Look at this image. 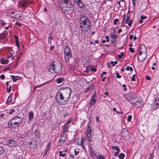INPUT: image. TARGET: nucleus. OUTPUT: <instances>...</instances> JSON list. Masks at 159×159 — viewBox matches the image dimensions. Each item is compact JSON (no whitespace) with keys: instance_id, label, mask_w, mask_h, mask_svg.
Wrapping results in <instances>:
<instances>
[{"instance_id":"obj_12","label":"nucleus","mask_w":159,"mask_h":159,"mask_svg":"<svg viewBox=\"0 0 159 159\" xmlns=\"http://www.w3.org/2000/svg\"><path fill=\"white\" fill-rule=\"evenodd\" d=\"M62 67V65L61 64V63L60 61L59 62V64L58 65V66H57L56 67L55 73H61V68Z\"/></svg>"},{"instance_id":"obj_16","label":"nucleus","mask_w":159,"mask_h":159,"mask_svg":"<svg viewBox=\"0 0 159 159\" xmlns=\"http://www.w3.org/2000/svg\"><path fill=\"white\" fill-rule=\"evenodd\" d=\"M76 4L80 8L83 7L84 6L83 2L81 0H80L79 2H78L76 3Z\"/></svg>"},{"instance_id":"obj_18","label":"nucleus","mask_w":159,"mask_h":159,"mask_svg":"<svg viewBox=\"0 0 159 159\" xmlns=\"http://www.w3.org/2000/svg\"><path fill=\"white\" fill-rule=\"evenodd\" d=\"M34 117L33 113L32 112L30 111L29 113V120L30 121H32Z\"/></svg>"},{"instance_id":"obj_46","label":"nucleus","mask_w":159,"mask_h":159,"mask_svg":"<svg viewBox=\"0 0 159 159\" xmlns=\"http://www.w3.org/2000/svg\"><path fill=\"white\" fill-rule=\"evenodd\" d=\"M129 19H130V17L129 16H128L127 17V18L126 19L125 23L126 24L127 23H128L129 20Z\"/></svg>"},{"instance_id":"obj_53","label":"nucleus","mask_w":159,"mask_h":159,"mask_svg":"<svg viewBox=\"0 0 159 159\" xmlns=\"http://www.w3.org/2000/svg\"><path fill=\"white\" fill-rule=\"evenodd\" d=\"M120 152V151H117L116 152H115V154H114V155L115 156H116V157L118 155Z\"/></svg>"},{"instance_id":"obj_39","label":"nucleus","mask_w":159,"mask_h":159,"mask_svg":"<svg viewBox=\"0 0 159 159\" xmlns=\"http://www.w3.org/2000/svg\"><path fill=\"white\" fill-rule=\"evenodd\" d=\"M16 18L19 19L21 17V16L19 14H17L16 15Z\"/></svg>"},{"instance_id":"obj_54","label":"nucleus","mask_w":159,"mask_h":159,"mask_svg":"<svg viewBox=\"0 0 159 159\" xmlns=\"http://www.w3.org/2000/svg\"><path fill=\"white\" fill-rule=\"evenodd\" d=\"M135 75H134L133 76H132V79H131V80L132 81H134L135 80Z\"/></svg>"},{"instance_id":"obj_59","label":"nucleus","mask_w":159,"mask_h":159,"mask_svg":"<svg viewBox=\"0 0 159 159\" xmlns=\"http://www.w3.org/2000/svg\"><path fill=\"white\" fill-rule=\"evenodd\" d=\"M17 38V37L16 36V44L17 46L18 47H19V45L18 43V42H17V41L16 40V38Z\"/></svg>"},{"instance_id":"obj_27","label":"nucleus","mask_w":159,"mask_h":159,"mask_svg":"<svg viewBox=\"0 0 159 159\" xmlns=\"http://www.w3.org/2000/svg\"><path fill=\"white\" fill-rule=\"evenodd\" d=\"M12 100V99L11 98V97L10 96H9L7 100L6 103L7 104H8L11 102V101Z\"/></svg>"},{"instance_id":"obj_1","label":"nucleus","mask_w":159,"mask_h":159,"mask_svg":"<svg viewBox=\"0 0 159 159\" xmlns=\"http://www.w3.org/2000/svg\"><path fill=\"white\" fill-rule=\"evenodd\" d=\"M80 27L83 28V30L85 31H88L91 27L90 25V22L89 19L85 15H81L80 16Z\"/></svg>"},{"instance_id":"obj_57","label":"nucleus","mask_w":159,"mask_h":159,"mask_svg":"<svg viewBox=\"0 0 159 159\" xmlns=\"http://www.w3.org/2000/svg\"><path fill=\"white\" fill-rule=\"evenodd\" d=\"M28 64H30L31 66H32L33 65V63L31 61H29L28 62Z\"/></svg>"},{"instance_id":"obj_50","label":"nucleus","mask_w":159,"mask_h":159,"mask_svg":"<svg viewBox=\"0 0 159 159\" xmlns=\"http://www.w3.org/2000/svg\"><path fill=\"white\" fill-rule=\"evenodd\" d=\"M87 131L89 133H90L91 132V129L90 127L89 126L88 128Z\"/></svg>"},{"instance_id":"obj_41","label":"nucleus","mask_w":159,"mask_h":159,"mask_svg":"<svg viewBox=\"0 0 159 159\" xmlns=\"http://www.w3.org/2000/svg\"><path fill=\"white\" fill-rule=\"evenodd\" d=\"M63 115L64 117H66L68 116V113L66 111H64L63 113Z\"/></svg>"},{"instance_id":"obj_10","label":"nucleus","mask_w":159,"mask_h":159,"mask_svg":"<svg viewBox=\"0 0 159 159\" xmlns=\"http://www.w3.org/2000/svg\"><path fill=\"white\" fill-rule=\"evenodd\" d=\"M159 107V98H156L154 101L152 108L153 110H156Z\"/></svg>"},{"instance_id":"obj_44","label":"nucleus","mask_w":159,"mask_h":159,"mask_svg":"<svg viewBox=\"0 0 159 159\" xmlns=\"http://www.w3.org/2000/svg\"><path fill=\"white\" fill-rule=\"evenodd\" d=\"M96 154L94 153L93 152H91L90 154V155L91 156H92V157H94L95 156H96Z\"/></svg>"},{"instance_id":"obj_3","label":"nucleus","mask_w":159,"mask_h":159,"mask_svg":"<svg viewBox=\"0 0 159 159\" xmlns=\"http://www.w3.org/2000/svg\"><path fill=\"white\" fill-rule=\"evenodd\" d=\"M60 7H65L67 10H70L72 13L74 11V7L71 2L68 0H61L60 2Z\"/></svg>"},{"instance_id":"obj_15","label":"nucleus","mask_w":159,"mask_h":159,"mask_svg":"<svg viewBox=\"0 0 159 159\" xmlns=\"http://www.w3.org/2000/svg\"><path fill=\"white\" fill-rule=\"evenodd\" d=\"M54 61H52L50 65V68L49 69V70L51 69H52L53 70L54 72H55L56 70V66L54 64Z\"/></svg>"},{"instance_id":"obj_32","label":"nucleus","mask_w":159,"mask_h":159,"mask_svg":"<svg viewBox=\"0 0 159 159\" xmlns=\"http://www.w3.org/2000/svg\"><path fill=\"white\" fill-rule=\"evenodd\" d=\"M125 70H130L131 71H132L133 70V69L131 67L129 66H127L126 67Z\"/></svg>"},{"instance_id":"obj_19","label":"nucleus","mask_w":159,"mask_h":159,"mask_svg":"<svg viewBox=\"0 0 159 159\" xmlns=\"http://www.w3.org/2000/svg\"><path fill=\"white\" fill-rule=\"evenodd\" d=\"M66 140L65 137L64 136H61V137L60 138L59 140V142L63 144L65 141Z\"/></svg>"},{"instance_id":"obj_24","label":"nucleus","mask_w":159,"mask_h":159,"mask_svg":"<svg viewBox=\"0 0 159 159\" xmlns=\"http://www.w3.org/2000/svg\"><path fill=\"white\" fill-rule=\"evenodd\" d=\"M111 148L112 149L116 150L117 151H120V149L118 146H111Z\"/></svg>"},{"instance_id":"obj_11","label":"nucleus","mask_w":159,"mask_h":159,"mask_svg":"<svg viewBox=\"0 0 159 159\" xmlns=\"http://www.w3.org/2000/svg\"><path fill=\"white\" fill-rule=\"evenodd\" d=\"M135 98V94L134 93H128L127 98L129 100L130 102L131 101H133V99Z\"/></svg>"},{"instance_id":"obj_13","label":"nucleus","mask_w":159,"mask_h":159,"mask_svg":"<svg viewBox=\"0 0 159 159\" xmlns=\"http://www.w3.org/2000/svg\"><path fill=\"white\" fill-rule=\"evenodd\" d=\"M72 54L70 49L68 46H66L64 49V55Z\"/></svg>"},{"instance_id":"obj_33","label":"nucleus","mask_w":159,"mask_h":159,"mask_svg":"<svg viewBox=\"0 0 159 159\" xmlns=\"http://www.w3.org/2000/svg\"><path fill=\"white\" fill-rule=\"evenodd\" d=\"M27 2H24L21 3V6L22 7H25L26 6Z\"/></svg>"},{"instance_id":"obj_61","label":"nucleus","mask_w":159,"mask_h":159,"mask_svg":"<svg viewBox=\"0 0 159 159\" xmlns=\"http://www.w3.org/2000/svg\"><path fill=\"white\" fill-rule=\"evenodd\" d=\"M74 152L75 153V155H76L78 154L79 152L78 151H77L75 150Z\"/></svg>"},{"instance_id":"obj_52","label":"nucleus","mask_w":159,"mask_h":159,"mask_svg":"<svg viewBox=\"0 0 159 159\" xmlns=\"http://www.w3.org/2000/svg\"><path fill=\"white\" fill-rule=\"evenodd\" d=\"M132 22V20H130L129 21V23H127L128 24V25L129 26H130L131 25V23Z\"/></svg>"},{"instance_id":"obj_36","label":"nucleus","mask_w":159,"mask_h":159,"mask_svg":"<svg viewBox=\"0 0 159 159\" xmlns=\"http://www.w3.org/2000/svg\"><path fill=\"white\" fill-rule=\"evenodd\" d=\"M124 55V53L123 52H121L120 54L118 55V58L119 59H121L122 57Z\"/></svg>"},{"instance_id":"obj_25","label":"nucleus","mask_w":159,"mask_h":159,"mask_svg":"<svg viewBox=\"0 0 159 159\" xmlns=\"http://www.w3.org/2000/svg\"><path fill=\"white\" fill-rule=\"evenodd\" d=\"M110 38L111 39L116 40L117 37L115 34H112L111 35Z\"/></svg>"},{"instance_id":"obj_29","label":"nucleus","mask_w":159,"mask_h":159,"mask_svg":"<svg viewBox=\"0 0 159 159\" xmlns=\"http://www.w3.org/2000/svg\"><path fill=\"white\" fill-rule=\"evenodd\" d=\"M125 154L123 153L120 154L119 155V158L120 159H123L125 157Z\"/></svg>"},{"instance_id":"obj_23","label":"nucleus","mask_w":159,"mask_h":159,"mask_svg":"<svg viewBox=\"0 0 159 159\" xmlns=\"http://www.w3.org/2000/svg\"><path fill=\"white\" fill-rule=\"evenodd\" d=\"M5 152L4 148L0 146V156H1Z\"/></svg>"},{"instance_id":"obj_35","label":"nucleus","mask_w":159,"mask_h":159,"mask_svg":"<svg viewBox=\"0 0 159 159\" xmlns=\"http://www.w3.org/2000/svg\"><path fill=\"white\" fill-rule=\"evenodd\" d=\"M62 152L61 151H59V156H62L63 157H64L66 153H62Z\"/></svg>"},{"instance_id":"obj_9","label":"nucleus","mask_w":159,"mask_h":159,"mask_svg":"<svg viewBox=\"0 0 159 159\" xmlns=\"http://www.w3.org/2000/svg\"><path fill=\"white\" fill-rule=\"evenodd\" d=\"M6 143L7 145L10 147H15L17 144L16 142L13 139H8Z\"/></svg>"},{"instance_id":"obj_49","label":"nucleus","mask_w":159,"mask_h":159,"mask_svg":"<svg viewBox=\"0 0 159 159\" xmlns=\"http://www.w3.org/2000/svg\"><path fill=\"white\" fill-rule=\"evenodd\" d=\"M116 77L118 78H120L121 77V76L119 75V73L118 72H116Z\"/></svg>"},{"instance_id":"obj_22","label":"nucleus","mask_w":159,"mask_h":159,"mask_svg":"<svg viewBox=\"0 0 159 159\" xmlns=\"http://www.w3.org/2000/svg\"><path fill=\"white\" fill-rule=\"evenodd\" d=\"M8 124L9 128H13V127L12 126L13 124L12 121V119L8 122Z\"/></svg>"},{"instance_id":"obj_26","label":"nucleus","mask_w":159,"mask_h":159,"mask_svg":"<svg viewBox=\"0 0 159 159\" xmlns=\"http://www.w3.org/2000/svg\"><path fill=\"white\" fill-rule=\"evenodd\" d=\"M61 9L62 12L64 13H65L67 11L70 10H67V9L65 8V7H63V8L61 7Z\"/></svg>"},{"instance_id":"obj_21","label":"nucleus","mask_w":159,"mask_h":159,"mask_svg":"<svg viewBox=\"0 0 159 159\" xmlns=\"http://www.w3.org/2000/svg\"><path fill=\"white\" fill-rule=\"evenodd\" d=\"M91 134L90 133H88L86 135V137H87V139L88 140V141L89 142H90L91 141Z\"/></svg>"},{"instance_id":"obj_17","label":"nucleus","mask_w":159,"mask_h":159,"mask_svg":"<svg viewBox=\"0 0 159 159\" xmlns=\"http://www.w3.org/2000/svg\"><path fill=\"white\" fill-rule=\"evenodd\" d=\"M8 60H6L3 58H1L0 59V63L2 64H6L8 63Z\"/></svg>"},{"instance_id":"obj_34","label":"nucleus","mask_w":159,"mask_h":159,"mask_svg":"<svg viewBox=\"0 0 159 159\" xmlns=\"http://www.w3.org/2000/svg\"><path fill=\"white\" fill-rule=\"evenodd\" d=\"M83 141H84V139L83 138H81L80 144H79H79L78 143H77L78 144L80 145L81 146H82L84 148L85 147H84V145L83 144Z\"/></svg>"},{"instance_id":"obj_37","label":"nucleus","mask_w":159,"mask_h":159,"mask_svg":"<svg viewBox=\"0 0 159 159\" xmlns=\"http://www.w3.org/2000/svg\"><path fill=\"white\" fill-rule=\"evenodd\" d=\"M97 157L98 159H104V157L103 156L101 155H99L98 156H97Z\"/></svg>"},{"instance_id":"obj_56","label":"nucleus","mask_w":159,"mask_h":159,"mask_svg":"<svg viewBox=\"0 0 159 159\" xmlns=\"http://www.w3.org/2000/svg\"><path fill=\"white\" fill-rule=\"evenodd\" d=\"M5 76L4 75H2L0 76V77L3 80L5 78Z\"/></svg>"},{"instance_id":"obj_6","label":"nucleus","mask_w":159,"mask_h":159,"mask_svg":"<svg viewBox=\"0 0 159 159\" xmlns=\"http://www.w3.org/2000/svg\"><path fill=\"white\" fill-rule=\"evenodd\" d=\"M121 136L124 139L128 141L131 139L130 134L127 129H122L121 131Z\"/></svg>"},{"instance_id":"obj_43","label":"nucleus","mask_w":159,"mask_h":159,"mask_svg":"<svg viewBox=\"0 0 159 159\" xmlns=\"http://www.w3.org/2000/svg\"><path fill=\"white\" fill-rule=\"evenodd\" d=\"M119 21V20L118 19H115L114 20L113 24L114 25L117 24V23Z\"/></svg>"},{"instance_id":"obj_8","label":"nucleus","mask_w":159,"mask_h":159,"mask_svg":"<svg viewBox=\"0 0 159 159\" xmlns=\"http://www.w3.org/2000/svg\"><path fill=\"white\" fill-rule=\"evenodd\" d=\"M22 121V118L20 116H16L12 119V121L13 125H17V126L20 125Z\"/></svg>"},{"instance_id":"obj_60","label":"nucleus","mask_w":159,"mask_h":159,"mask_svg":"<svg viewBox=\"0 0 159 159\" xmlns=\"http://www.w3.org/2000/svg\"><path fill=\"white\" fill-rule=\"evenodd\" d=\"M105 39L107 40V42H109V36H106L105 37Z\"/></svg>"},{"instance_id":"obj_40","label":"nucleus","mask_w":159,"mask_h":159,"mask_svg":"<svg viewBox=\"0 0 159 159\" xmlns=\"http://www.w3.org/2000/svg\"><path fill=\"white\" fill-rule=\"evenodd\" d=\"M69 128V126H66L64 127L63 128L64 131L65 132H66L68 131V129Z\"/></svg>"},{"instance_id":"obj_47","label":"nucleus","mask_w":159,"mask_h":159,"mask_svg":"<svg viewBox=\"0 0 159 159\" xmlns=\"http://www.w3.org/2000/svg\"><path fill=\"white\" fill-rule=\"evenodd\" d=\"M15 112V110L14 109H11L10 111L9 112V113L10 114H11L12 113L14 112Z\"/></svg>"},{"instance_id":"obj_5","label":"nucleus","mask_w":159,"mask_h":159,"mask_svg":"<svg viewBox=\"0 0 159 159\" xmlns=\"http://www.w3.org/2000/svg\"><path fill=\"white\" fill-rule=\"evenodd\" d=\"M140 50L143 52V55H144V57L141 58V57L137 56L138 60L140 62H143L146 59L147 56V48L144 45L141 46Z\"/></svg>"},{"instance_id":"obj_30","label":"nucleus","mask_w":159,"mask_h":159,"mask_svg":"<svg viewBox=\"0 0 159 159\" xmlns=\"http://www.w3.org/2000/svg\"><path fill=\"white\" fill-rule=\"evenodd\" d=\"M5 35L4 33L0 34V39H3L5 38Z\"/></svg>"},{"instance_id":"obj_28","label":"nucleus","mask_w":159,"mask_h":159,"mask_svg":"<svg viewBox=\"0 0 159 159\" xmlns=\"http://www.w3.org/2000/svg\"><path fill=\"white\" fill-rule=\"evenodd\" d=\"M96 102V100L95 99L93 98H92L91 99V100L90 102V104L93 105V104Z\"/></svg>"},{"instance_id":"obj_48","label":"nucleus","mask_w":159,"mask_h":159,"mask_svg":"<svg viewBox=\"0 0 159 159\" xmlns=\"http://www.w3.org/2000/svg\"><path fill=\"white\" fill-rule=\"evenodd\" d=\"M147 18V17L146 16H143V15H141L140 17L141 19L142 20H143L144 19H146Z\"/></svg>"},{"instance_id":"obj_20","label":"nucleus","mask_w":159,"mask_h":159,"mask_svg":"<svg viewBox=\"0 0 159 159\" xmlns=\"http://www.w3.org/2000/svg\"><path fill=\"white\" fill-rule=\"evenodd\" d=\"M64 78H58L56 79V82L58 84L61 83L64 80Z\"/></svg>"},{"instance_id":"obj_45","label":"nucleus","mask_w":159,"mask_h":159,"mask_svg":"<svg viewBox=\"0 0 159 159\" xmlns=\"http://www.w3.org/2000/svg\"><path fill=\"white\" fill-rule=\"evenodd\" d=\"M11 90V86H10L9 88H7V91L8 93H10Z\"/></svg>"},{"instance_id":"obj_2","label":"nucleus","mask_w":159,"mask_h":159,"mask_svg":"<svg viewBox=\"0 0 159 159\" xmlns=\"http://www.w3.org/2000/svg\"><path fill=\"white\" fill-rule=\"evenodd\" d=\"M60 90H62L61 93L68 102L70 100V95L72 93L71 89L68 87H63L60 88Z\"/></svg>"},{"instance_id":"obj_58","label":"nucleus","mask_w":159,"mask_h":159,"mask_svg":"<svg viewBox=\"0 0 159 159\" xmlns=\"http://www.w3.org/2000/svg\"><path fill=\"white\" fill-rule=\"evenodd\" d=\"M91 70L94 72H95L96 71V69L95 68L93 67L91 68Z\"/></svg>"},{"instance_id":"obj_31","label":"nucleus","mask_w":159,"mask_h":159,"mask_svg":"<svg viewBox=\"0 0 159 159\" xmlns=\"http://www.w3.org/2000/svg\"><path fill=\"white\" fill-rule=\"evenodd\" d=\"M11 77L13 80L14 82H16L18 79L16 78V76L14 75H11Z\"/></svg>"},{"instance_id":"obj_64","label":"nucleus","mask_w":159,"mask_h":159,"mask_svg":"<svg viewBox=\"0 0 159 159\" xmlns=\"http://www.w3.org/2000/svg\"><path fill=\"white\" fill-rule=\"evenodd\" d=\"M133 35L132 34L130 35L129 36V38L130 39H132L133 38Z\"/></svg>"},{"instance_id":"obj_51","label":"nucleus","mask_w":159,"mask_h":159,"mask_svg":"<svg viewBox=\"0 0 159 159\" xmlns=\"http://www.w3.org/2000/svg\"><path fill=\"white\" fill-rule=\"evenodd\" d=\"M129 50L130 52L132 53H133L134 52V50L132 48H129Z\"/></svg>"},{"instance_id":"obj_14","label":"nucleus","mask_w":159,"mask_h":159,"mask_svg":"<svg viewBox=\"0 0 159 159\" xmlns=\"http://www.w3.org/2000/svg\"><path fill=\"white\" fill-rule=\"evenodd\" d=\"M64 55L65 61L66 62L68 63L69 62L70 58L72 57V54H65Z\"/></svg>"},{"instance_id":"obj_42","label":"nucleus","mask_w":159,"mask_h":159,"mask_svg":"<svg viewBox=\"0 0 159 159\" xmlns=\"http://www.w3.org/2000/svg\"><path fill=\"white\" fill-rule=\"evenodd\" d=\"M154 156L153 155V154L150 153V156L148 158V159H152L153 158Z\"/></svg>"},{"instance_id":"obj_7","label":"nucleus","mask_w":159,"mask_h":159,"mask_svg":"<svg viewBox=\"0 0 159 159\" xmlns=\"http://www.w3.org/2000/svg\"><path fill=\"white\" fill-rule=\"evenodd\" d=\"M130 103L134 104L135 106L138 108L140 107L143 104V102L141 100L138 98H135L133 101L130 102Z\"/></svg>"},{"instance_id":"obj_4","label":"nucleus","mask_w":159,"mask_h":159,"mask_svg":"<svg viewBox=\"0 0 159 159\" xmlns=\"http://www.w3.org/2000/svg\"><path fill=\"white\" fill-rule=\"evenodd\" d=\"M62 93L58 91L56 96V99L57 103L61 105H65L67 103V101L63 96Z\"/></svg>"},{"instance_id":"obj_62","label":"nucleus","mask_w":159,"mask_h":159,"mask_svg":"<svg viewBox=\"0 0 159 159\" xmlns=\"http://www.w3.org/2000/svg\"><path fill=\"white\" fill-rule=\"evenodd\" d=\"M71 119H70V120H69L67 122L66 124V125H68L69 124H70V122H71Z\"/></svg>"},{"instance_id":"obj_38","label":"nucleus","mask_w":159,"mask_h":159,"mask_svg":"<svg viewBox=\"0 0 159 159\" xmlns=\"http://www.w3.org/2000/svg\"><path fill=\"white\" fill-rule=\"evenodd\" d=\"M132 118V116L131 115H129L128 116L127 118V120L128 122H129L131 121Z\"/></svg>"},{"instance_id":"obj_63","label":"nucleus","mask_w":159,"mask_h":159,"mask_svg":"<svg viewBox=\"0 0 159 159\" xmlns=\"http://www.w3.org/2000/svg\"><path fill=\"white\" fill-rule=\"evenodd\" d=\"M110 63L111 65H112L113 66H114L115 65V64H114V62L113 61H111Z\"/></svg>"},{"instance_id":"obj_55","label":"nucleus","mask_w":159,"mask_h":159,"mask_svg":"<svg viewBox=\"0 0 159 159\" xmlns=\"http://www.w3.org/2000/svg\"><path fill=\"white\" fill-rule=\"evenodd\" d=\"M146 78L148 80H150L151 79V77L148 75H146Z\"/></svg>"}]
</instances>
